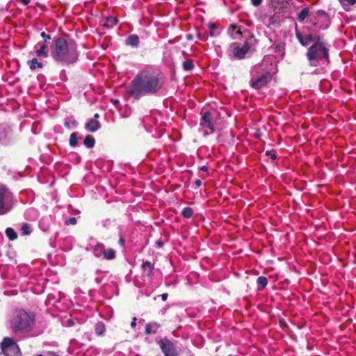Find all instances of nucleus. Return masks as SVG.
Here are the masks:
<instances>
[{
	"instance_id": "obj_51",
	"label": "nucleus",
	"mask_w": 356,
	"mask_h": 356,
	"mask_svg": "<svg viewBox=\"0 0 356 356\" xmlns=\"http://www.w3.org/2000/svg\"><path fill=\"white\" fill-rule=\"evenodd\" d=\"M103 245L102 244H97L96 246H95V249L97 248V247H100V246H102Z\"/></svg>"
},
{
	"instance_id": "obj_45",
	"label": "nucleus",
	"mask_w": 356,
	"mask_h": 356,
	"mask_svg": "<svg viewBox=\"0 0 356 356\" xmlns=\"http://www.w3.org/2000/svg\"><path fill=\"white\" fill-rule=\"evenodd\" d=\"M197 38H198V39H200V40H202V41H205V40H207V39H206L204 36H202V34H201V33H200L197 35Z\"/></svg>"
},
{
	"instance_id": "obj_14",
	"label": "nucleus",
	"mask_w": 356,
	"mask_h": 356,
	"mask_svg": "<svg viewBox=\"0 0 356 356\" xmlns=\"http://www.w3.org/2000/svg\"><path fill=\"white\" fill-rule=\"evenodd\" d=\"M141 268L143 270V276L147 277L148 278L151 277L153 275V271L154 269V264H152L149 261H143Z\"/></svg>"
},
{
	"instance_id": "obj_6",
	"label": "nucleus",
	"mask_w": 356,
	"mask_h": 356,
	"mask_svg": "<svg viewBox=\"0 0 356 356\" xmlns=\"http://www.w3.org/2000/svg\"><path fill=\"white\" fill-rule=\"evenodd\" d=\"M14 195L4 184H0V215L8 212L13 204Z\"/></svg>"
},
{
	"instance_id": "obj_5",
	"label": "nucleus",
	"mask_w": 356,
	"mask_h": 356,
	"mask_svg": "<svg viewBox=\"0 0 356 356\" xmlns=\"http://www.w3.org/2000/svg\"><path fill=\"white\" fill-rule=\"evenodd\" d=\"M307 58L313 67L327 64L329 62V48L327 44L318 39L308 49Z\"/></svg>"
},
{
	"instance_id": "obj_29",
	"label": "nucleus",
	"mask_w": 356,
	"mask_h": 356,
	"mask_svg": "<svg viewBox=\"0 0 356 356\" xmlns=\"http://www.w3.org/2000/svg\"><path fill=\"white\" fill-rule=\"evenodd\" d=\"M118 22V19L114 17H108L106 18V22L104 23V26L108 28H112L115 25H116Z\"/></svg>"
},
{
	"instance_id": "obj_55",
	"label": "nucleus",
	"mask_w": 356,
	"mask_h": 356,
	"mask_svg": "<svg viewBox=\"0 0 356 356\" xmlns=\"http://www.w3.org/2000/svg\"><path fill=\"white\" fill-rule=\"evenodd\" d=\"M37 356H42V355H38Z\"/></svg>"
},
{
	"instance_id": "obj_44",
	"label": "nucleus",
	"mask_w": 356,
	"mask_h": 356,
	"mask_svg": "<svg viewBox=\"0 0 356 356\" xmlns=\"http://www.w3.org/2000/svg\"><path fill=\"white\" fill-rule=\"evenodd\" d=\"M136 321H137L136 317H134V318H132V321H131V326L132 327H134L136 325Z\"/></svg>"
},
{
	"instance_id": "obj_54",
	"label": "nucleus",
	"mask_w": 356,
	"mask_h": 356,
	"mask_svg": "<svg viewBox=\"0 0 356 356\" xmlns=\"http://www.w3.org/2000/svg\"><path fill=\"white\" fill-rule=\"evenodd\" d=\"M187 38H188V39H191V37L190 35H188Z\"/></svg>"
},
{
	"instance_id": "obj_47",
	"label": "nucleus",
	"mask_w": 356,
	"mask_h": 356,
	"mask_svg": "<svg viewBox=\"0 0 356 356\" xmlns=\"http://www.w3.org/2000/svg\"><path fill=\"white\" fill-rule=\"evenodd\" d=\"M195 184L197 187H200L202 185V181L200 179H197L195 180Z\"/></svg>"
},
{
	"instance_id": "obj_8",
	"label": "nucleus",
	"mask_w": 356,
	"mask_h": 356,
	"mask_svg": "<svg viewBox=\"0 0 356 356\" xmlns=\"http://www.w3.org/2000/svg\"><path fill=\"white\" fill-rule=\"evenodd\" d=\"M250 48L251 45L248 41L245 42L242 46L234 42L229 45L227 49V54L229 56L240 60L245 58Z\"/></svg>"
},
{
	"instance_id": "obj_12",
	"label": "nucleus",
	"mask_w": 356,
	"mask_h": 356,
	"mask_svg": "<svg viewBox=\"0 0 356 356\" xmlns=\"http://www.w3.org/2000/svg\"><path fill=\"white\" fill-rule=\"evenodd\" d=\"M99 115L96 113L94 117L88 120L85 124V129L90 132L97 131L100 127V123L98 120Z\"/></svg>"
},
{
	"instance_id": "obj_11",
	"label": "nucleus",
	"mask_w": 356,
	"mask_h": 356,
	"mask_svg": "<svg viewBox=\"0 0 356 356\" xmlns=\"http://www.w3.org/2000/svg\"><path fill=\"white\" fill-rule=\"evenodd\" d=\"M296 36L299 42L304 47H307L312 42H314V38L311 34L305 33L298 30L296 31Z\"/></svg>"
},
{
	"instance_id": "obj_13",
	"label": "nucleus",
	"mask_w": 356,
	"mask_h": 356,
	"mask_svg": "<svg viewBox=\"0 0 356 356\" xmlns=\"http://www.w3.org/2000/svg\"><path fill=\"white\" fill-rule=\"evenodd\" d=\"M35 54L38 57L47 58L48 56V48L46 42H38L34 47Z\"/></svg>"
},
{
	"instance_id": "obj_53",
	"label": "nucleus",
	"mask_w": 356,
	"mask_h": 356,
	"mask_svg": "<svg viewBox=\"0 0 356 356\" xmlns=\"http://www.w3.org/2000/svg\"><path fill=\"white\" fill-rule=\"evenodd\" d=\"M172 140H179L180 139V138H172Z\"/></svg>"
},
{
	"instance_id": "obj_1",
	"label": "nucleus",
	"mask_w": 356,
	"mask_h": 356,
	"mask_svg": "<svg viewBox=\"0 0 356 356\" xmlns=\"http://www.w3.org/2000/svg\"><path fill=\"white\" fill-rule=\"evenodd\" d=\"M164 83L162 72L151 65H147L138 72L127 90L131 97L138 99L144 96L156 95L163 88Z\"/></svg>"
},
{
	"instance_id": "obj_15",
	"label": "nucleus",
	"mask_w": 356,
	"mask_h": 356,
	"mask_svg": "<svg viewBox=\"0 0 356 356\" xmlns=\"http://www.w3.org/2000/svg\"><path fill=\"white\" fill-rule=\"evenodd\" d=\"M139 37L136 34H131L129 35L125 40L126 45L132 47H138L139 45Z\"/></svg>"
},
{
	"instance_id": "obj_23",
	"label": "nucleus",
	"mask_w": 356,
	"mask_h": 356,
	"mask_svg": "<svg viewBox=\"0 0 356 356\" xmlns=\"http://www.w3.org/2000/svg\"><path fill=\"white\" fill-rule=\"evenodd\" d=\"M218 141H227L229 144H233L234 143V135H219Z\"/></svg>"
},
{
	"instance_id": "obj_10",
	"label": "nucleus",
	"mask_w": 356,
	"mask_h": 356,
	"mask_svg": "<svg viewBox=\"0 0 356 356\" xmlns=\"http://www.w3.org/2000/svg\"><path fill=\"white\" fill-rule=\"evenodd\" d=\"M160 348L165 356H179L175 344L168 339H161L159 341Z\"/></svg>"
},
{
	"instance_id": "obj_50",
	"label": "nucleus",
	"mask_w": 356,
	"mask_h": 356,
	"mask_svg": "<svg viewBox=\"0 0 356 356\" xmlns=\"http://www.w3.org/2000/svg\"><path fill=\"white\" fill-rule=\"evenodd\" d=\"M200 170L202 171H207L208 168L206 165H203L200 168Z\"/></svg>"
},
{
	"instance_id": "obj_46",
	"label": "nucleus",
	"mask_w": 356,
	"mask_h": 356,
	"mask_svg": "<svg viewBox=\"0 0 356 356\" xmlns=\"http://www.w3.org/2000/svg\"><path fill=\"white\" fill-rule=\"evenodd\" d=\"M158 248H161L163 245V243L162 241L159 240L156 242Z\"/></svg>"
},
{
	"instance_id": "obj_43",
	"label": "nucleus",
	"mask_w": 356,
	"mask_h": 356,
	"mask_svg": "<svg viewBox=\"0 0 356 356\" xmlns=\"http://www.w3.org/2000/svg\"><path fill=\"white\" fill-rule=\"evenodd\" d=\"M161 297L163 301H165L168 297V294L167 293H164L161 295Z\"/></svg>"
},
{
	"instance_id": "obj_19",
	"label": "nucleus",
	"mask_w": 356,
	"mask_h": 356,
	"mask_svg": "<svg viewBox=\"0 0 356 356\" xmlns=\"http://www.w3.org/2000/svg\"><path fill=\"white\" fill-rule=\"evenodd\" d=\"M103 258L106 260H113L116 257L115 251L112 248L104 249L102 251Z\"/></svg>"
},
{
	"instance_id": "obj_25",
	"label": "nucleus",
	"mask_w": 356,
	"mask_h": 356,
	"mask_svg": "<svg viewBox=\"0 0 356 356\" xmlns=\"http://www.w3.org/2000/svg\"><path fill=\"white\" fill-rule=\"evenodd\" d=\"M309 8L308 7L304 8L300 13L298 15V20L300 22H302L305 21V19L309 16Z\"/></svg>"
},
{
	"instance_id": "obj_49",
	"label": "nucleus",
	"mask_w": 356,
	"mask_h": 356,
	"mask_svg": "<svg viewBox=\"0 0 356 356\" xmlns=\"http://www.w3.org/2000/svg\"><path fill=\"white\" fill-rule=\"evenodd\" d=\"M20 1H22L24 5H28L31 0H19Z\"/></svg>"
},
{
	"instance_id": "obj_4",
	"label": "nucleus",
	"mask_w": 356,
	"mask_h": 356,
	"mask_svg": "<svg viewBox=\"0 0 356 356\" xmlns=\"http://www.w3.org/2000/svg\"><path fill=\"white\" fill-rule=\"evenodd\" d=\"M35 321V316L24 309L14 312L10 317V327L15 334L25 333L31 330Z\"/></svg>"
},
{
	"instance_id": "obj_32",
	"label": "nucleus",
	"mask_w": 356,
	"mask_h": 356,
	"mask_svg": "<svg viewBox=\"0 0 356 356\" xmlns=\"http://www.w3.org/2000/svg\"><path fill=\"white\" fill-rule=\"evenodd\" d=\"M194 67L193 61L191 59L186 60L183 63V68L186 71L191 70Z\"/></svg>"
},
{
	"instance_id": "obj_38",
	"label": "nucleus",
	"mask_w": 356,
	"mask_h": 356,
	"mask_svg": "<svg viewBox=\"0 0 356 356\" xmlns=\"http://www.w3.org/2000/svg\"><path fill=\"white\" fill-rule=\"evenodd\" d=\"M66 224L76 225V218L75 217L70 218V219L67 221H66Z\"/></svg>"
},
{
	"instance_id": "obj_37",
	"label": "nucleus",
	"mask_w": 356,
	"mask_h": 356,
	"mask_svg": "<svg viewBox=\"0 0 356 356\" xmlns=\"http://www.w3.org/2000/svg\"><path fill=\"white\" fill-rule=\"evenodd\" d=\"M275 49V51L282 53V51L284 49V45L282 44H279L276 45Z\"/></svg>"
},
{
	"instance_id": "obj_30",
	"label": "nucleus",
	"mask_w": 356,
	"mask_h": 356,
	"mask_svg": "<svg viewBox=\"0 0 356 356\" xmlns=\"http://www.w3.org/2000/svg\"><path fill=\"white\" fill-rule=\"evenodd\" d=\"M6 234L10 241H14L17 238L16 232L10 227H8L6 229Z\"/></svg>"
},
{
	"instance_id": "obj_2",
	"label": "nucleus",
	"mask_w": 356,
	"mask_h": 356,
	"mask_svg": "<svg viewBox=\"0 0 356 356\" xmlns=\"http://www.w3.org/2000/svg\"><path fill=\"white\" fill-rule=\"evenodd\" d=\"M276 72V64L271 58L265 57L260 63L252 68L250 86L256 90L266 86L272 81Z\"/></svg>"
},
{
	"instance_id": "obj_22",
	"label": "nucleus",
	"mask_w": 356,
	"mask_h": 356,
	"mask_svg": "<svg viewBox=\"0 0 356 356\" xmlns=\"http://www.w3.org/2000/svg\"><path fill=\"white\" fill-rule=\"evenodd\" d=\"M291 0H271L272 6L275 8H284Z\"/></svg>"
},
{
	"instance_id": "obj_35",
	"label": "nucleus",
	"mask_w": 356,
	"mask_h": 356,
	"mask_svg": "<svg viewBox=\"0 0 356 356\" xmlns=\"http://www.w3.org/2000/svg\"><path fill=\"white\" fill-rule=\"evenodd\" d=\"M77 137L76 135H70V144L72 147H75L77 145Z\"/></svg>"
},
{
	"instance_id": "obj_17",
	"label": "nucleus",
	"mask_w": 356,
	"mask_h": 356,
	"mask_svg": "<svg viewBox=\"0 0 356 356\" xmlns=\"http://www.w3.org/2000/svg\"><path fill=\"white\" fill-rule=\"evenodd\" d=\"M160 324L153 322L146 325L145 332L146 334L156 333L157 330L160 327Z\"/></svg>"
},
{
	"instance_id": "obj_27",
	"label": "nucleus",
	"mask_w": 356,
	"mask_h": 356,
	"mask_svg": "<svg viewBox=\"0 0 356 356\" xmlns=\"http://www.w3.org/2000/svg\"><path fill=\"white\" fill-rule=\"evenodd\" d=\"M65 126L68 128L69 129H74L77 127L78 126V122L72 119V118H67L66 119V120L65 121V123H64Z\"/></svg>"
},
{
	"instance_id": "obj_21",
	"label": "nucleus",
	"mask_w": 356,
	"mask_h": 356,
	"mask_svg": "<svg viewBox=\"0 0 356 356\" xmlns=\"http://www.w3.org/2000/svg\"><path fill=\"white\" fill-rule=\"evenodd\" d=\"M95 331L97 335L103 336L106 331L104 323L102 322H97L95 326Z\"/></svg>"
},
{
	"instance_id": "obj_39",
	"label": "nucleus",
	"mask_w": 356,
	"mask_h": 356,
	"mask_svg": "<svg viewBox=\"0 0 356 356\" xmlns=\"http://www.w3.org/2000/svg\"><path fill=\"white\" fill-rule=\"evenodd\" d=\"M41 36L44 38V42H47L48 40H49L51 39V37L50 35H47L45 33V32H42L41 33Z\"/></svg>"
},
{
	"instance_id": "obj_33",
	"label": "nucleus",
	"mask_w": 356,
	"mask_h": 356,
	"mask_svg": "<svg viewBox=\"0 0 356 356\" xmlns=\"http://www.w3.org/2000/svg\"><path fill=\"white\" fill-rule=\"evenodd\" d=\"M21 231L22 232V235H29L32 232L31 227L26 222L22 224Z\"/></svg>"
},
{
	"instance_id": "obj_40",
	"label": "nucleus",
	"mask_w": 356,
	"mask_h": 356,
	"mask_svg": "<svg viewBox=\"0 0 356 356\" xmlns=\"http://www.w3.org/2000/svg\"><path fill=\"white\" fill-rule=\"evenodd\" d=\"M263 0H251V3L254 6H259L262 3Z\"/></svg>"
},
{
	"instance_id": "obj_20",
	"label": "nucleus",
	"mask_w": 356,
	"mask_h": 356,
	"mask_svg": "<svg viewBox=\"0 0 356 356\" xmlns=\"http://www.w3.org/2000/svg\"><path fill=\"white\" fill-rule=\"evenodd\" d=\"M257 289L259 291L264 289L268 284V279L265 276H259L257 279Z\"/></svg>"
},
{
	"instance_id": "obj_52",
	"label": "nucleus",
	"mask_w": 356,
	"mask_h": 356,
	"mask_svg": "<svg viewBox=\"0 0 356 356\" xmlns=\"http://www.w3.org/2000/svg\"><path fill=\"white\" fill-rule=\"evenodd\" d=\"M254 136H255L256 138H259L261 135L257 134V135H254Z\"/></svg>"
},
{
	"instance_id": "obj_42",
	"label": "nucleus",
	"mask_w": 356,
	"mask_h": 356,
	"mask_svg": "<svg viewBox=\"0 0 356 356\" xmlns=\"http://www.w3.org/2000/svg\"><path fill=\"white\" fill-rule=\"evenodd\" d=\"M279 323H280V326L282 327H287V324H286V323L285 322V321L283 318L280 319Z\"/></svg>"
},
{
	"instance_id": "obj_3",
	"label": "nucleus",
	"mask_w": 356,
	"mask_h": 356,
	"mask_svg": "<svg viewBox=\"0 0 356 356\" xmlns=\"http://www.w3.org/2000/svg\"><path fill=\"white\" fill-rule=\"evenodd\" d=\"M53 58L63 65H70L75 63L79 57L77 47L74 42H67L63 38L55 40L51 51Z\"/></svg>"
},
{
	"instance_id": "obj_18",
	"label": "nucleus",
	"mask_w": 356,
	"mask_h": 356,
	"mask_svg": "<svg viewBox=\"0 0 356 356\" xmlns=\"http://www.w3.org/2000/svg\"><path fill=\"white\" fill-rule=\"evenodd\" d=\"M339 1L342 8L346 11L351 10L353 6L356 4V0H339Z\"/></svg>"
},
{
	"instance_id": "obj_7",
	"label": "nucleus",
	"mask_w": 356,
	"mask_h": 356,
	"mask_svg": "<svg viewBox=\"0 0 356 356\" xmlns=\"http://www.w3.org/2000/svg\"><path fill=\"white\" fill-rule=\"evenodd\" d=\"M0 348V355L2 353L4 356H22L19 346L10 337H4L1 342Z\"/></svg>"
},
{
	"instance_id": "obj_28",
	"label": "nucleus",
	"mask_w": 356,
	"mask_h": 356,
	"mask_svg": "<svg viewBox=\"0 0 356 356\" xmlns=\"http://www.w3.org/2000/svg\"><path fill=\"white\" fill-rule=\"evenodd\" d=\"M318 15L321 16L322 17L323 21L325 22L324 25H320V26H318V27L321 29H326L328 26V22H329L327 16L326 15L325 12L322 11V10L318 11Z\"/></svg>"
},
{
	"instance_id": "obj_36",
	"label": "nucleus",
	"mask_w": 356,
	"mask_h": 356,
	"mask_svg": "<svg viewBox=\"0 0 356 356\" xmlns=\"http://www.w3.org/2000/svg\"><path fill=\"white\" fill-rule=\"evenodd\" d=\"M265 154L266 156H269L273 160H275L277 158V155L275 153L273 152L272 151H266Z\"/></svg>"
},
{
	"instance_id": "obj_48",
	"label": "nucleus",
	"mask_w": 356,
	"mask_h": 356,
	"mask_svg": "<svg viewBox=\"0 0 356 356\" xmlns=\"http://www.w3.org/2000/svg\"><path fill=\"white\" fill-rule=\"evenodd\" d=\"M268 21H269V22H268V24H273L275 22V21H274V17H270V18H269V19H268Z\"/></svg>"
},
{
	"instance_id": "obj_16",
	"label": "nucleus",
	"mask_w": 356,
	"mask_h": 356,
	"mask_svg": "<svg viewBox=\"0 0 356 356\" xmlns=\"http://www.w3.org/2000/svg\"><path fill=\"white\" fill-rule=\"evenodd\" d=\"M229 33L230 35L235 39L240 38L242 35L241 26L234 24L230 26Z\"/></svg>"
},
{
	"instance_id": "obj_41",
	"label": "nucleus",
	"mask_w": 356,
	"mask_h": 356,
	"mask_svg": "<svg viewBox=\"0 0 356 356\" xmlns=\"http://www.w3.org/2000/svg\"><path fill=\"white\" fill-rule=\"evenodd\" d=\"M119 244L122 248L124 246L125 241H124V238H123V236H120Z\"/></svg>"
},
{
	"instance_id": "obj_31",
	"label": "nucleus",
	"mask_w": 356,
	"mask_h": 356,
	"mask_svg": "<svg viewBox=\"0 0 356 356\" xmlns=\"http://www.w3.org/2000/svg\"><path fill=\"white\" fill-rule=\"evenodd\" d=\"M181 214L184 218H190L193 214V210L191 207H184L181 211Z\"/></svg>"
},
{
	"instance_id": "obj_24",
	"label": "nucleus",
	"mask_w": 356,
	"mask_h": 356,
	"mask_svg": "<svg viewBox=\"0 0 356 356\" xmlns=\"http://www.w3.org/2000/svg\"><path fill=\"white\" fill-rule=\"evenodd\" d=\"M83 144L87 148H92L95 144V139L91 135H87L83 140Z\"/></svg>"
},
{
	"instance_id": "obj_26",
	"label": "nucleus",
	"mask_w": 356,
	"mask_h": 356,
	"mask_svg": "<svg viewBox=\"0 0 356 356\" xmlns=\"http://www.w3.org/2000/svg\"><path fill=\"white\" fill-rule=\"evenodd\" d=\"M31 70H34L37 68H42V63L39 62L37 58H34L28 62Z\"/></svg>"
},
{
	"instance_id": "obj_34",
	"label": "nucleus",
	"mask_w": 356,
	"mask_h": 356,
	"mask_svg": "<svg viewBox=\"0 0 356 356\" xmlns=\"http://www.w3.org/2000/svg\"><path fill=\"white\" fill-rule=\"evenodd\" d=\"M209 28L210 29L209 35L211 37H215V36H217L218 35V33L216 32V31H215L216 27V25L214 24H209Z\"/></svg>"
},
{
	"instance_id": "obj_9",
	"label": "nucleus",
	"mask_w": 356,
	"mask_h": 356,
	"mask_svg": "<svg viewBox=\"0 0 356 356\" xmlns=\"http://www.w3.org/2000/svg\"><path fill=\"white\" fill-rule=\"evenodd\" d=\"M201 114L200 125L209 129L211 132L215 131L214 127L218 119V113L215 110L210 111L202 110Z\"/></svg>"
}]
</instances>
